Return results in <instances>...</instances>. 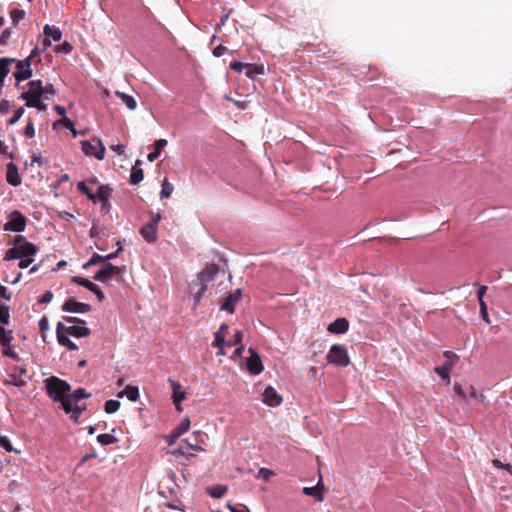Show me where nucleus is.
<instances>
[{
    "label": "nucleus",
    "instance_id": "1",
    "mask_svg": "<svg viewBox=\"0 0 512 512\" xmlns=\"http://www.w3.org/2000/svg\"><path fill=\"white\" fill-rule=\"evenodd\" d=\"M218 272L219 267L216 264H208L199 273L197 279L191 282L189 288L190 293L194 296L195 305L200 302L202 295L207 290L208 283L214 279Z\"/></svg>",
    "mask_w": 512,
    "mask_h": 512
},
{
    "label": "nucleus",
    "instance_id": "2",
    "mask_svg": "<svg viewBox=\"0 0 512 512\" xmlns=\"http://www.w3.org/2000/svg\"><path fill=\"white\" fill-rule=\"evenodd\" d=\"M38 247L26 240L24 236H16L14 245L9 248L4 256V260H14L33 257L38 252Z\"/></svg>",
    "mask_w": 512,
    "mask_h": 512
},
{
    "label": "nucleus",
    "instance_id": "3",
    "mask_svg": "<svg viewBox=\"0 0 512 512\" xmlns=\"http://www.w3.org/2000/svg\"><path fill=\"white\" fill-rule=\"evenodd\" d=\"M43 83L41 80H32L28 83V90L22 92L20 98L26 101V106L33 107L39 111H45L47 105L42 103Z\"/></svg>",
    "mask_w": 512,
    "mask_h": 512
},
{
    "label": "nucleus",
    "instance_id": "4",
    "mask_svg": "<svg viewBox=\"0 0 512 512\" xmlns=\"http://www.w3.org/2000/svg\"><path fill=\"white\" fill-rule=\"evenodd\" d=\"M44 383L48 396L55 402L67 397L69 395L67 393L71 390V386L68 382L56 376L45 379Z\"/></svg>",
    "mask_w": 512,
    "mask_h": 512
},
{
    "label": "nucleus",
    "instance_id": "5",
    "mask_svg": "<svg viewBox=\"0 0 512 512\" xmlns=\"http://www.w3.org/2000/svg\"><path fill=\"white\" fill-rule=\"evenodd\" d=\"M8 378L3 381L5 386L24 387L31 379L25 365H12L8 367Z\"/></svg>",
    "mask_w": 512,
    "mask_h": 512
},
{
    "label": "nucleus",
    "instance_id": "6",
    "mask_svg": "<svg viewBox=\"0 0 512 512\" xmlns=\"http://www.w3.org/2000/svg\"><path fill=\"white\" fill-rule=\"evenodd\" d=\"M123 271L124 267L115 266L106 262L93 276V279L105 284H107L112 278H116L118 281H121L123 279Z\"/></svg>",
    "mask_w": 512,
    "mask_h": 512
},
{
    "label": "nucleus",
    "instance_id": "7",
    "mask_svg": "<svg viewBox=\"0 0 512 512\" xmlns=\"http://www.w3.org/2000/svg\"><path fill=\"white\" fill-rule=\"evenodd\" d=\"M149 215L151 216L150 221L140 228L139 233L146 242L155 243L158 239L157 227L162 217L160 213L152 211L149 212Z\"/></svg>",
    "mask_w": 512,
    "mask_h": 512
},
{
    "label": "nucleus",
    "instance_id": "8",
    "mask_svg": "<svg viewBox=\"0 0 512 512\" xmlns=\"http://www.w3.org/2000/svg\"><path fill=\"white\" fill-rule=\"evenodd\" d=\"M327 361L340 367H347L350 364V357L347 348L344 345L334 344L331 346L327 356Z\"/></svg>",
    "mask_w": 512,
    "mask_h": 512
},
{
    "label": "nucleus",
    "instance_id": "9",
    "mask_svg": "<svg viewBox=\"0 0 512 512\" xmlns=\"http://www.w3.org/2000/svg\"><path fill=\"white\" fill-rule=\"evenodd\" d=\"M13 339L14 337L11 330L0 328V346L3 356L9 357L16 362H20L19 355L14 350V347L11 345Z\"/></svg>",
    "mask_w": 512,
    "mask_h": 512
},
{
    "label": "nucleus",
    "instance_id": "10",
    "mask_svg": "<svg viewBox=\"0 0 512 512\" xmlns=\"http://www.w3.org/2000/svg\"><path fill=\"white\" fill-rule=\"evenodd\" d=\"M203 436H204V434L201 431L194 432L192 435L193 440L190 441L189 439H186V440L181 441L179 448L175 452H173V454L179 453L181 455L192 456L193 454H188V452H187L188 448H191L195 451H204L205 449L200 445L201 443L204 442Z\"/></svg>",
    "mask_w": 512,
    "mask_h": 512
},
{
    "label": "nucleus",
    "instance_id": "11",
    "mask_svg": "<svg viewBox=\"0 0 512 512\" xmlns=\"http://www.w3.org/2000/svg\"><path fill=\"white\" fill-rule=\"evenodd\" d=\"M25 227V216L21 212L15 210L10 213L8 221L4 224L3 229L5 231L22 232L24 231Z\"/></svg>",
    "mask_w": 512,
    "mask_h": 512
},
{
    "label": "nucleus",
    "instance_id": "12",
    "mask_svg": "<svg viewBox=\"0 0 512 512\" xmlns=\"http://www.w3.org/2000/svg\"><path fill=\"white\" fill-rule=\"evenodd\" d=\"M81 148L85 155L94 156L98 160H102L105 154V147L99 139L92 141H82Z\"/></svg>",
    "mask_w": 512,
    "mask_h": 512
},
{
    "label": "nucleus",
    "instance_id": "13",
    "mask_svg": "<svg viewBox=\"0 0 512 512\" xmlns=\"http://www.w3.org/2000/svg\"><path fill=\"white\" fill-rule=\"evenodd\" d=\"M64 320L73 324L70 329L72 336L80 338L90 335V330L85 326L86 322L84 320L71 316L64 317Z\"/></svg>",
    "mask_w": 512,
    "mask_h": 512
},
{
    "label": "nucleus",
    "instance_id": "14",
    "mask_svg": "<svg viewBox=\"0 0 512 512\" xmlns=\"http://www.w3.org/2000/svg\"><path fill=\"white\" fill-rule=\"evenodd\" d=\"M249 353L250 357L247 359L246 362L247 370L252 375H258L264 369L261 358L258 355V353L252 348H249Z\"/></svg>",
    "mask_w": 512,
    "mask_h": 512
},
{
    "label": "nucleus",
    "instance_id": "15",
    "mask_svg": "<svg viewBox=\"0 0 512 512\" xmlns=\"http://www.w3.org/2000/svg\"><path fill=\"white\" fill-rule=\"evenodd\" d=\"M17 70L14 73V77L17 81H23L29 79L32 76V69L30 59L16 61Z\"/></svg>",
    "mask_w": 512,
    "mask_h": 512
},
{
    "label": "nucleus",
    "instance_id": "16",
    "mask_svg": "<svg viewBox=\"0 0 512 512\" xmlns=\"http://www.w3.org/2000/svg\"><path fill=\"white\" fill-rule=\"evenodd\" d=\"M62 310L72 313H87L91 310V306L86 303L78 302L74 299H68L64 302Z\"/></svg>",
    "mask_w": 512,
    "mask_h": 512
},
{
    "label": "nucleus",
    "instance_id": "17",
    "mask_svg": "<svg viewBox=\"0 0 512 512\" xmlns=\"http://www.w3.org/2000/svg\"><path fill=\"white\" fill-rule=\"evenodd\" d=\"M73 281L75 283H77L78 285L83 286L86 289H88L89 291H91L92 293H94L99 301H103L105 299V295L102 292V290L100 289V287L98 285H96L95 283H93L92 281H90L86 278H83V277H75L73 279Z\"/></svg>",
    "mask_w": 512,
    "mask_h": 512
},
{
    "label": "nucleus",
    "instance_id": "18",
    "mask_svg": "<svg viewBox=\"0 0 512 512\" xmlns=\"http://www.w3.org/2000/svg\"><path fill=\"white\" fill-rule=\"evenodd\" d=\"M172 388L173 403L178 411H182L181 402L186 398L185 392L179 382L169 379Z\"/></svg>",
    "mask_w": 512,
    "mask_h": 512
},
{
    "label": "nucleus",
    "instance_id": "19",
    "mask_svg": "<svg viewBox=\"0 0 512 512\" xmlns=\"http://www.w3.org/2000/svg\"><path fill=\"white\" fill-rule=\"evenodd\" d=\"M262 400L266 405L270 407H276L282 403V397L271 386H268L264 390Z\"/></svg>",
    "mask_w": 512,
    "mask_h": 512
},
{
    "label": "nucleus",
    "instance_id": "20",
    "mask_svg": "<svg viewBox=\"0 0 512 512\" xmlns=\"http://www.w3.org/2000/svg\"><path fill=\"white\" fill-rule=\"evenodd\" d=\"M326 490L322 479L320 478L317 485L313 487H304L302 492L306 496L314 497L317 501L322 502L324 500V491Z\"/></svg>",
    "mask_w": 512,
    "mask_h": 512
},
{
    "label": "nucleus",
    "instance_id": "21",
    "mask_svg": "<svg viewBox=\"0 0 512 512\" xmlns=\"http://www.w3.org/2000/svg\"><path fill=\"white\" fill-rule=\"evenodd\" d=\"M242 292L240 289L235 290L234 292H230L226 297L225 301L221 305V310L228 311L229 313H233L235 310V304L241 299Z\"/></svg>",
    "mask_w": 512,
    "mask_h": 512
},
{
    "label": "nucleus",
    "instance_id": "22",
    "mask_svg": "<svg viewBox=\"0 0 512 512\" xmlns=\"http://www.w3.org/2000/svg\"><path fill=\"white\" fill-rule=\"evenodd\" d=\"M349 322L345 318H337L335 321L330 323L327 330L334 334H343L348 330Z\"/></svg>",
    "mask_w": 512,
    "mask_h": 512
},
{
    "label": "nucleus",
    "instance_id": "23",
    "mask_svg": "<svg viewBox=\"0 0 512 512\" xmlns=\"http://www.w3.org/2000/svg\"><path fill=\"white\" fill-rule=\"evenodd\" d=\"M6 180L12 186L21 184V177L19 176L18 169L13 163L7 165Z\"/></svg>",
    "mask_w": 512,
    "mask_h": 512
},
{
    "label": "nucleus",
    "instance_id": "24",
    "mask_svg": "<svg viewBox=\"0 0 512 512\" xmlns=\"http://www.w3.org/2000/svg\"><path fill=\"white\" fill-rule=\"evenodd\" d=\"M111 192H112V189L108 185H100L97 189V193L96 194L94 193L95 198L92 201L93 202L99 201L103 204H106V203H108Z\"/></svg>",
    "mask_w": 512,
    "mask_h": 512
},
{
    "label": "nucleus",
    "instance_id": "25",
    "mask_svg": "<svg viewBox=\"0 0 512 512\" xmlns=\"http://www.w3.org/2000/svg\"><path fill=\"white\" fill-rule=\"evenodd\" d=\"M454 362L446 361V363L442 366H437L434 368L435 373H437L443 380L447 383H450V372L453 369Z\"/></svg>",
    "mask_w": 512,
    "mask_h": 512
},
{
    "label": "nucleus",
    "instance_id": "26",
    "mask_svg": "<svg viewBox=\"0 0 512 512\" xmlns=\"http://www.w3.org/2000/svg\"><path fill=\"white\" fill-rule=\"evenodd\" d=\"M141 164L140 160L136 161V164L132 167L130 174V184L138 185L144 178L143 169L139 167Z\"/></svg>",
    "mask_w": 512,
    "mask_h": 512
},
{
    "label": "nucleus",
    "instance_id": "27",
    "mask_svg": "<svg viewBox=\"0 0 512 512\" xmlns=\"http://www.w3.org/2000/svg\"><path fill=\"white\" fill-rule=\"evenodd\" d=\"M228 331V325L222 324L217 332L214 334V341L212 345L214 347L226 346L225 336Z\"/></svg>",
    "mask_w": 512,
    "mask_h": 512
},
{
    "label": "nucleus",
    "instance_id": "28",
    "mask_svg": "<svg viewBox=\"0 0 512 512\" xmlns=\"http://www.w3.org/2000/svg\"><path fill=\"white\" fill-rule=\"evenodd\" d=\"M123 396H126L130 401L135 402L139 398V389L136 386H126V388L123 391H120L117 394V397L122 398Z\"/></svg>",
    "mask_w": 512,
    "mask_h": 512
},
{
    "label": "nucleus",
    "instance_id": "29",
    "mask_svg": "<svg viewBox=\"0 0 512 512\" xmlns=\"http://www.w3.org/2000/svg\"><path fill=\"white\" fill-rule=\"evenodd\" d=\"M43 34L50 38L51 40L58 42L62 38V32L58 27L45 25L43 28Z\"/></svg>",
    "mask_w": 512,
    "mask_h": 512
},
{
    "label": "nucleus",
    "instance_id": "30",
    "mask_svg": "<svg viewBox=\"0 0 512 512\" xmlns=\"http://www.w3.org/2000/svg\"><path fill=\"white\" fill-rule=\"evenodd\" d=\"M167 145L166 139H158L154 142V151L147 156L148 161L154 162L160 155L162 149Z\"/></svg>",
    "mask_w": 512,
    "mask_h": 512
},
{
    "label": "nucleus",
    "instance_id": "31",
    "mask_svg": "<svg viewBox=\"0 0 512 512\" xmlns=\"http://www.w3.org/2000/svg\"><path fill=\"white\" fill-rule=\"evenodd\" d=\"M115 95L119 99H121V101L126 105V107L129 110H135L137 108V102H136V100H135V98L133 96L128 95V94L123 93V92H120V91H116Z\"/></svg>",
    "mask_w": 512,
    "mask_h": 512
},
{
    "label": "nucleus",
    "instance_id": "32",
    "mask_svg": "<svg viewBox=\"0 0 512 512\" xmlns=\"http://www.w3.org/2000/svg\"><path fill=\"white\" fill-rule=\"evenodd\" d=\"M246 65L247 66L245 67V75L250 79H254L255 75L264 73L263 65H256V64H250V63H247Z\"/></svg>",
    "mask_w": 512,
    "mask_h": 512
},
{
    "label": "nucleus",
    "instance_id": "33",
    "mask_svg": "<svg viewBox=\"0 0 512 512\" xmlns=\"http://www.w3.org/2000/svg\"><path fill=\"white\" fill-rule=\"evenodd\" d=\"M15 62V59L0 58V84L3 85L5 77L9 73V65Z\"/></svg>",
    "mask_w": 512,
    "mask_h": 512
},
{
    "label": "nucleus",
    "instance_id": "34",
    "mask_svg": "<svg viewBox=\"0 0 512 512\" xmlns=\"http://www.w3.org/2000/svg\"><path fill=\"white\" fill-rule=\"evenodd\" d=\"M174 191V186L168 181L167 178H164L161 184L160 198H169Z\"/></svg>",
    "mask_w": 512,
    "mask_h": 512
},
{
    "label": "nucleus",
    "instance_id": "35",
    "mask_svg": "<svg viewBox=\"0 0 512 512\" xmlns=\"http://www.w3.org/2000/svg\"><path fill=\"white\" fill-rule=\"evenodd\" d=\"M57 340L60 345L65 346L69 351H75L78 349L77 345L65 334L58 333Z\"/></svg>",
    "mask_w": 512,
    "mask_h": 512
},
{
    "label": "nucleus",
    "instance_id": "36",
    "mask_svg": "<svg viewBox=\"0 0 512 512\" xmlns=\"http://www.w3.org/2000/svg\"><path fill=\"white\" fill-rule=\"evenodd\" d=\"M227 492V486L224 485H215L208 489V493L212 498L219 499L225 495Z\"/></svg>",
    "mask_w": 512,
    "mask_h": 512
},
{
    "label": "nucleus",
    "instance_id": "37",
    "mask_svg": "<svg viewBox=\"0 0 512 512\" xmlns=\"http://www.w3.org/2000/svg\"><path fill=\"white\" fill-rule=\"evenodd\" d=\"M68 396L71 397L73 402L79 403V401L81 399L89 398L91 396V394L87 393L86 390L83 388H78L72 394H69Z\"/></svg>",
    "mask_w": 512,
    "mask_h": 512
},
{
    "label": "nucleus",
    "instance_id": "38",
    "mask_svg": "<svg viewBox=\"0 0 512 512\" xmlns=\"http://www.w3.org/2000/svg\"><path fill=\"white\" fill-rule=\"evenodd\" d=\"M97 441L101 444V445H111V444H114L117 442V438L112 435V434H108V433H104V434H100L97 436Z\"/></svg>",
    "mask_w": 512,
    "mask_h": 512
},
{
    "label": "nucleus",
    "instance_id": "39",
    "mask_svg": "<svg viewBox=\"0 0 512 512\" xmlns=\"http://www.w3.org/2000/svg\"><path fill=\"white\" fill-rule=\"evenodd\" d=\"M120 405L121 404L118 400L110 399V400L106 401V403L104 405V410L107 414H112L119 410Z\"/></svg>",
    "mask_w": 512,
    "mask_h": 512
},
{
    "label": "nucleus",
    "instance_id": "40",
    "mask_svg": "<svg viewBox=\"0 0 512 512\" xmlns=\"http://www.w3.org/2000/svg\"><path fill=\"white\" fill-rule=\"evenodd\" d=\"M10 322V312L9 307L4 304H0V323L3 325H8Z\"/></svg>",
    "mask_w": 512,
    "mask_h": 512
},
{
    "label": "nucleus",
    "instance_id": "41",
    "mask_svg": "<svg viewBox=\"0 0 512 512\" xmlns=\"http://www.w3.org/2000/svg\"><path fill=\"white\" fill-rule=\"evenodd\" d=\"M77 189L79 192L85 194L89 200H94V193L88 188L86 181H80L77 184Z\"/></svg>",
    "mask_w": 512,
    "mask_h": 512
},
{
    "label": "nucleus",
    "instance_id": "42",
    "mask_svg": "<svg viewBox=\"0 0 512 512\" xmlns=\"http://www.w3.org/2000/svg\"><path fill=\"white\" fill-rule=\"evenodd\" d=\"M58 402H60L62 404V407H63V410L65 411L66 414H73V411H74V405H73V400L71 399V397L67 396L65 398H63L62 400H59Z\"/></svg>",
    "mask_w": 512,
    "mask_h": 512
},
{
    "label": "nucleus",
    "instance_id": "43",
    "mask_svg": "<svg viewBox=\"0 0 512 512\" xmlns=\"http://www.w3.org/2000/svg\"><path fill=\"white\" fill-rule=\"evenodd\" d=\"M10 17L13 25L16 26L19 23V21L25 17V12L23 10L15 8L10 11Z\"/></svg>",
    "mask_w": 512,
    "mask_h": 512
},
{
    "label": "nucleus",
    "instance_id": "44",
    "mask_svg": "<svg viewBox=\"0 0 512 512\" xmlns=\"http://www.w3.org/2000/svg\"><path fill=\"white\" fill-rule=\"evenodd\" d=\"M86 410V405L85 404H79V403H75L74 405V411H73V414L71 415V419L75 422H78L80 416L82 415V413Z\"/></svg>",
    "mask_w": 512,
    "mask_h": 512
},
{
    "label": "nucleus",
    "instance_id": "45",
    "mask_svg": "<svg viewBox=\"0 0 512 512\" xmlns=\"http://www.w3.org/2000/svg\"><path fill=\"white\" fill-rule=\"evenodd\" d=\"M242 339H243L242 332L241 331H236L234 336H233V339L232 340H228L227 343H226V346L227 347H232V346L241 345Z\"/></svg>",
    "mask_w": 512,
    "mask_h": 512
},
{
    "label": "nucleus",
    "instance_id": "46",
    "mask_svg": "<svg viewBox=\"0 0 512 512\" xmlns=\"http://www.w3.org/2000/svg\"><path fill=\"white\" fill-rule=\"evenodd\" d=\"M56 94V90L52 84H47L46 86H43V98L48 100L52 96Z\"/></svg>",
    "mask_w": 512,
    "mask_h": 512
},
{
    "label": "nucleus",
    "instance_id": "47",
    "mask_svg": "<svg viewBox=\"0 0 512 512\" xmlns=\"http://www.w3.org/2000/svg\"><path fill=\"white\" fill-rule=\"evenodd\" d=\"M105 262V258L102 255L94 253L93 256L89 259V261L84 265V268H87L92 265H96L98 263Z\"/></svg>",
    "mask_w": 512,
    "mask_h": 512
},
{
    "label": "nucleus",
    "instance_id": "48",
    "mask_svg": "<svg viewBox=\"0 0 512 512\" xmlns=\"http://www.w3.org/2000/svg\"><path fill=\"white\" fill-rule=\"evenodd\" d=\"M73 50V46L65 41L62 44L58 45L55 49L56 53H70Z\"/></svg>",
    "mask_w": 512,
    "mask_h": 512
},
{
    "label": "nucleus",
    "instance_id": "49",
    "mask_svg": "<svg viewBox=\"0 0 512 512\" xmlns=\"http://www.w3.org/2000/svg\"><path fill=\"white\" fill-rule=\"evenodd\" d=\"M0 447L5 449L7 452L13 451V446H12L10 440L8 439V437H6V436H0Z\"/></svg>",
    "mask_w": 512,
    "mask_h": 512
},
{
    "label": "nucleus",
    "instance_id": "50",
    "mask_svg": "<svg viewBox=\"0 0 512 512\" xmlns=\"http://www.w3.org/2000/svg\"><path fill=\"white\" fill-rule=\"evenodd\" d=\"M479 306H480V315H481V318L486 322V323H490V318H489V315H488V310H487V305L485 302H479Z\"/></svg>",
    "mask_w": 512,
    "mask_h": 512
},
{
    "label": "nucleus",
    "instance_id": "51",
    "mask_svg": "<svg viewBox=\"0 0 512 512\" xmlns=\"http://www.w3.org/2000/svg\"><path fill=\"white\" fill-rule=\"evenodd\" d=\"M23 113H24V108H23V107L18 108V109L15 111V113H14L13 117H11V118L8 120V124H10V125H14V124H15L16 122H18V120L22 117Z\"/></svg>",
    "mask_w": 512,
    "mask_h": 512
},
{
    "label": "nucleus",
    "instance_id": "52",
    "mask_svg": "<svg viewBox=\"0 0 512 512\" xmlns=\"http://www.w3.org/2000/svg\"><path fill=\"white\" fill-rule=\"evenodd\" d=\"M71 326H65L63 323L59 322L56 327V335L58 336V333L65 334V335H71Z\"/></svg>",
    "mask_w": 512,
    "mask_h": 512
},
{
    "label": "nucleus",
    "instance_id": "53",
    "mask_svg": "<svg viewBox=\"0 0 512 512\" xmlns=\"http://www.w3.org/2000/svg\"><path fill=\"white\" fill-rule=\"evenodd\" d=\"M59 123L63 124L67 129L71 130V132H72L74 135H76V134H77V132H76V130H75V128H74V123H73V121H71L69 118H67V117H63V118L59 121Z\"/></svg>",
    "mask_w": 512,
    "mask_h": 512
},
{
    "label": "nucleus",
    "instance_id": "54",
    "mask_svg": "<svg viewBox=\"0 0 512 512\" xmlns=\"http://www.w3.org/2000/svg\"><path fill=\"white\" fill-rule=\"evenodd\" d=\"M177 428L179 429L180 433H185L190 428V420L189 418H184L181 420V422L178 424Z\"/></svg>",
    "mask_w": 512,
    "mask_h": 512
},
{
    "label": "nucleus",
    "instance_id": "55",
    "mask_svg": "<svg viewBox=\"0 0 512 512\" xmlns=\"http://www.w3.org/2000/svg\"><path fill=\"white\" fill-rule=\"evenodd\" d=\"M24 135L28 138H33L35 136V128L32 121H29L25 127Z\"/></svg>",
    "mask_w": 512,
    "mask_h": 512
},
{
    "label": "nucleus",
    "instance_id": "56",
    "mask_svg": "<svg viewBox=\"0 0 512 512\" xmlns=\"http://www.w3.org/2000/svg\"><path fill=\"white\" fill-rule=\"evenodd\" d=\"M247 63H242V62H238V61H234L232 63H230V68L236 72H239L241 73L245 67L247 66L246 65Z\"/></svg>",
    "mask_w": 512,
    "mask_h": 512
},
{
    "label": "nucleus",
    "instance_id": "57",
    "mask_svg": "<svg viewBox=\"0 0 512 512\" xmlns=\"http://www.w3.org/2000/svg\"><path fill=\"white\" fill-rule=\"evenodd\" d=\"M259 475L265 480L268 481L271 476L274 475V472L267 469V468H260L259 469Z\"/></svg>",
    "mask_w": 512,
    "mask_h": 512
},
{
    "label": "nucleus",
    "instance_id": "58",
    "mask_svg": "<svg viewBox=\"0 0 512 512\" xmlns=\"http://www.w3.org/2000/svg\"><path fill=\"white\" fill-rule=\"evenodd\" d=\"M39 329L41 332H45L49 329V320L46 316H43L39 321Z\"/></svg>",
    "mask_w": 512,
    "mask_h": 512
},
{
    "label": "nucleus",
    "instance_id": "59",
    "mask_svg": "<svg viewBox=\"0 0 512 512\" xmlns=\"http://www.w3.org/2000/svg\"><path fill=\"white\" fill-rule=\"evenodd\" d=\"M11 36V31L9 28H6L0 35V44L4 45L7 43L8 39Z\"/></svg>",
    "mask_w": 512,
    "mask_h": 512
},
{
    "label": "nucleus",
    "instance_id": "60",
    "mask_svg": "<svg viewBox=\"0 0 512 512\" xmlns=\"http://www.w3.org/2000/svg\"><path fill=\"white\" fill-rule=\"evenodd\" d=\"M53 299V293L51 291H46L41 298L39 299V303H49Z\"/></svg>",
    "mask_w": 512,
    "mask_h": 512
},
{
    "label": "nucleus",
    "instance_id": "61",
    "mask_svg": "<svg viewBox=\"0 0 512 512\" xmlns=\"http://www.w3.org/2000/svg\"><path fill=\"white\" fill-rule=\"evenodd\" d=\"M0 297L9 301L11 300V293L7 291V288L0 283Z\"/></svg>",
    "mask_w": 512,
    "mask_h": 512
},
{
    "label": "nucleus",
    "instance_id": "62",
    "mask_svg": "<svg viewBox=\"0 0 512 512\" xmlns=\"http://www.w3.org/2000/svg\"><path fill=\"white\" fill-rule=\"evenodd\" d=\"M226 50H227V48L220 44V45H218L217 47L214 48L213 55L215 57H221L222 55H224Z\"/></svg>",
    "mask_w": 512,
    "mask_h": 512
},
{
    "label": "nucleus",
    "instance_id": "63",
    "mask_svg": "<svg viewBox=\"0 0 512 512\" xmlns=\"http://www.w3.org/2000/svg\"><path fill=\"white\" fill-rule=\"evenodd\" d=\"M19 260H20V262H19L18 266L21 269L27 268L33 262V258L32 257L22 258V259H19Z\"/></svg>",
    "mask_w": 512,
    "mask_h": 512
},
{
    "label": "nucleus",
    "instance_id": "64",
    "mask_svg": "<svg viewBox=\"0 0 512 512\" xmlns=\"http://www.w3.org/2000/svg\"><path fill=\"white\" fill-rule=\"evenodd\" d=\"M486 291H487V286L481 285L479 287V289L477 291V298H478L479 302H485L483 298H484Z\"/></svg>",
    "mask_w": 512,
    "mask_h": 512
}]
</instances>
